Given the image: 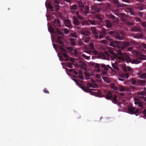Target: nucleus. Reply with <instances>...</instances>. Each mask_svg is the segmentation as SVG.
Returning a JSON list of instances; mask_svg holds the SVG:
<instances>
[{"mask_svg": "<svg viewBox=\"0 0 146 146\" xmlns=\"http://www.w3.org/2000/svg\"><path fill=\"white\" fill-rule=\"evenodd\" d=\"M126 61L127 62H131L132 64H138L140 63V60L138 59H137L132 61L128 55L126 54H122L119 51V62L120 61L123 62Z\"/></svg>", "mask_w": 146, "mask_h": 146, "instance_id": "1", "label": "nucleus"}, {"mask_svg": "<svg viewBox=\"0 0 146 146\" xmlns=\"http://www.w3.org/2000/svg\"><path fill=\"white\" fill-rule=\"evenodd\" d=\"M78 86L86 92H89L90 93H93L94 95L97 97H102L101 92L100 91L97 90V92H93L91 90L96 91V89L88 88V90L85 88V86H82L81 84V86Z\"/></svg>", "mask_w": 146, "mask_h": 146, "instance_id": "2", "label": "nucleus"}, {"mask_svg": "<svg viewBox=\"0 0 146 146\" xmlns=\"http://www.w3.org/2000/svg\"><path fill=\"white\" fill-rule=\"evenodd\" d=\"M139 110L138 109H135L133 107H129L128 108V112L130 114H133L139 112Z\"/></svg>", "mask_w": 146, "mask_h": 146, "instance_id": "3", "label": "nucleus"}, {"mask_svg": "<svg viewBox=\"0 0 146 146\" xmlns=\"http://www.w3.org/2000/svg\"><path fill=\"white\" fill-rule=\"evenodd\" d=\"M107 31L106 30L104 29L103 31L100 32L99 36V38L100 39H101L104 36L107 35Z\"/></svg>", "mask_w": 146, "mask_h": 146, "instance_id": "4", "label": "nucleus"}, {"mask_svg": "<svg viewBox=\"0 0 146 146\" xmlns=\"http://www.w3.org/2000/svg\"><path fill=\"white\" fill-rule=\"evenodd\" d=\"M78 4L79 6V7L81 11H83L84 9V4L82 2L81 0H80L78 1Z\"/></svg>", "mask_w": 146, "mask_h": 146, "instance_id": "5", "label": "nucleus"}, {"mask_svg": "<svg viewBox=\"0 0 146 146\" xmlns=\"http://www.w3.org/2000/svg\"><path fill=\"white\" fill-rule=\"evenodd\" d=\"M95 17L100 23L102 22V18L103 17L102 15L99 13L95 15Z\"/></svg>", "mask_w": 146, "mask_h": 146, "instance_id": "6", "label": "nucleus"}, {"mask_svg": "<svg viewBox=\"0 0 146 146\" xmlns=\"http://www.w3.org/2000/svg\"><path fill=\"white\" fill-rule=\"evenodd\" d=\"M62 36H58L57 37V42L60 44L62 46L63 45V42L62 40Z\"/></svg>", "mask_w": 146, "mask_h": 146, "instance_id": "7", "label": "nucleus"}, {"mask_svg": "<svg viewBox=\"0 0 146 146\" xmlns=\"http://www.w3.org/2000/svg\"><path fill=\"white\" fill-rule=\"evenodd\" d=\"M109 52H108L107 51H106L105 52V54L107 56L109 57L110 56V54H111L113 56H115V54L114 53L113 51L111 50H109Z\"/></svg>", "mask_w": 146, "mask_h": 146, "instance_id": "8", "label": "nucleus"}, {"mask_svg": "<svg viewBox=\"0 0 146 146\" xmlns=\"http://www.w3.org/2000/svg\"><path fill=\"white\" fill-rule=\"evenodd\" d=\"M91 9L95 13H98L100 11V9L96 6L93 5L91 7Z\"/></svg>", "mask_w": 146, "mask_h": 146, "instance_id": "9", "label": "nucleus"}, {"mask_svg": "<svg viewBox=\"0 0 146 146\" xmlns=\"http://www.w3.org/2000/svg\"><path fill=\"white\" fill-rule=\"evenodd\" d=\"M73 23L74 25L76 26H78L80 24V22L77 19L76 17L74 16L73 17Z\"/></svg>", "mask_w": 146, "mask_h": 146, "instance_id": "10", "label": "nucleus"}, {"mask_svg": "<svg viewBox=\"0 0 146 146\" xmlns=\"http://www.w3.org/2000/svg\"><path fill=\"white\" fill-rule=\"evenodd\" d=\"M113 96L111 92L110 91H109L108 92L107 94L105 97L107 100H109L111 98L113 97Z\"/></svg>", "mask_w": 146, "mask_h": 146, "instance_id": "11", "label": "nucleus"}, {"mask_svg": "<svg viewBox=\"0 0 146 146\" xmlns=\"http://www.w3.org/2000/svg\"><path fill=\"white\" fill-rule=\"evenodd\" d=\"M135 104L136 105H138L139 107H142V104L141 101L137 98L135 99Z\"/></svg>", "mask_w": 146, "mask_h": 146, "instance_id": "12", "label": "nucleus"}, {"mask_svg": "<svg viewBox=\"0 0 146 146\" xmlns=\"http://www.w3.org/2000/svg\"><path fill=\"white\" fill-rule=\"evenodd\" d=\"M53 25L55 27H60V22L58 20H55L53 22Z\"/></svg>", "mask_w": 146, "mask_h": 146, "instance_id": "13", "label": "nucleus"}, {"mask_svg": "<svg viewBox=\"0 0 146 146\" xmlns=\"http://www.w3.org/2000/svg\"><path fill=\"white\" fill-rule=\"evenodd\" d=\"M64 23L66 26L67 27L69 28L71 27V22L68 19L65 20Z\"/></svg>", "mask_w": 146, "mask_h": 146, "instance_id": "14", "label": "nucleus"}, {"mask_svg": "<svg viewBox=\"0 0 146 146\" xmlns=\"http://www.w3.org/2000/svg\"><path fill=\"white\" fill-rule=\"evenodd\" d=\"M77 8V7L76 5H74L72 6L71 7V9L72 11L71 13L73 14L75 12V11H76Z\"/></svg>", "mask_w": 146, "mask_h": 146, "instance_id": "15", "label": "nucleus"}, {"mask_svg": "<svg viewBox=\"0 0 146 146\" xmlns=\"http://www.w3.org/2000/svg\"><path fill=\"white\" fill-rule=\"evenodd\" d=\"M129 45V43L128 42H126L125 43H123L121 44L119 42V48L120 47L119 46L122 48H125L127 46Z\"/></svg>", "mask_w": 146, "mask_h": 146, "instance_id": "16", "label": "nucleus"}, {"mask_svg": "<svg viewBox=\"0 0 146 146\" xmlns=\"http://www.w3.org/2000/svg\"><path fill=\"white\" fill-rule=\"evenodd\" d=\"M112 102L115 104L119 105L117 99V97L116 95H114L112 98Z\"/></svg>", "mask_w": 146, "mask_h": 146, "instance_id": "17", "label": "nucleus"}, {"mask_svg": "<svg viewBox=\"0 0 146 146\" xmlns=\"http://www.w3.org/2000/svg\"><path fill=\"white\" fill-rule=\"evenodd\" d=\"M107 27L108 28H111L112 26V24L111 22L108 20H106L105 21Z\"/></svg>", "mask_w": 146, "mask_h": 146, "instance_id": "18", "label": "nucleus"}, {"mask_svg": "<svg viewBox=\"0 0 146 146\" xmlns=\"http://www.w3.org/2000/svg\"><path fill=\"white\" fill-rule=\"evenodd\" d=\"M84 12L86 14H88L89 13V7L86 6L85 8L84 7Z\"/></svg>", "mask_w": 146, "mask_h": 146, "instance_id": "19", "label": "nucleus"}, {"mask_svg": "<svg viewBox=\"0 0 146 146\" xmlns=\"http://www.w3.org/2000/svg\"><path fill=\"white\" fill-rule=\"evenodd\" d=\"M47 7L49 8L50 10L52 11H54L53 7L50 3H48L47 4Z\"/></svg>", "mask_w": 146, "mask_h": 146, "instance_id": "20", "label": "nucleus"}, {"mask_svg": "<svg viewBox=\"0 0 146 146\" xmlns=\"http://www.w3.org/2000/svg\"><path fill=\"white\" fill-rule=\"evenodd\" d=\"M106 38L110 42H111V45L112 46H113V47H114L115 46V45H114L113 44V42L112 41V40L111 38H110V37L107 36L106 37Z\"/></svg>", "mask_w": 146, "mask_h": 146, "instance_id": "21", "label": "nucleus"}, {"mask_svg": "<svg viewBox=\"0 0 146 146\" xmlns=\"http://www.w3.org/2000/svg\"><path fill=\"white\" fill-rule=\"evenodd\" d=\"M90 39V38L89 36L86 37L84 38V40L85 42L87 43H88Z\"/></svg>", "mask_w": 146, "mask_h": 146, "instance_id": "22", "label": "nucleus"}, {"mask_svg": "<svg viewBox=\"0 0 146 146\" xmlns=\"http://www.w3.org/2000/svg\"><path fill=\"white\" fill-rule=\"evenodd\" d=\"M123 69L125 71H131L132 70V69L129 67H127L125 68L124 66H123Z\"/></svg>", "mask_w": 146, "mask_h": 146, "instance_id": "23", "label": "nucleus"}, {"mask_svg": "<svg viewBox=\"0 0 146 146\" xmlns=\"http://www.w3.org/2000/svg\"><path fill=\"white\" fill-rule=\"evenodd\" d=\"M48 30L50 31L54 34L56 33V32L51 26H50Z\"/></svg>", "mask_w": 146, "mask_h": 146, "instance_id": "24", "label": "nucleus"}, {"mask_svg": "<svg viewBox=\"0 0 146 146\" xmlns=\"http://www.w3.org/2000/svg\"><path fill=\"white\" fill-rule=\"evenodd\" d=\"M139 58L143 60L146 59V56L142 54H140L139 55Z\"/></svg>", "mask_w": 146, "mask_h": 146, "instance_id": "25", "label": "nucleus"}, {"mask_svg": "<svg viewBox=\"0 0 146 146\" xmlns=\"http://www.w3.org/2000/svg\"><path fill=\"white\" fill-rule=\"evenodd\" d=\"M76 15L77 16V17L80 19V20H82L83 19V17L80 16L79 15V13L78 12H76Z\"/></svg>", "mask_w": 146, "mask_h": 146, "instance_id": "26", "label": "nucleus"}, {"mask_svg": "<svg viewBox=\"0 0 146 146\" xmlns=\"http://www.w3.org/2000/svg\"><path fill=\"white\" fill-rule=\"evenodd\" d=\"M72 79L73 80L74 82L76 83V85H78V86H81V84L80 83H79L78 81V80L75 79V78H72Z\"/></svg>", "mask_w": 146, "mask_h": 146, "instance_id": "27", "label": "nucleus"}, {"mask_svg": "<svg viewBox=\"0 0 146 146\" xmlns=\"http://www.w3.org/2000/svg\"><path fill=\"white\" fill-rule=\"evenodd\" d=\"M70 41L72 46H74L75 45V42L73 38H71L70 39Z\"/></svg>", "mask_w": 146, "mask_h": 146, "instance_id": "28", "label": "nucleus"}, {"mask_svg": "<svg viewBox=\"0 0 146 146\" xmlns=\"http://www.w3.org/2000/svg\"><path fill=\"white\" fill-rule=\"evenodd\" d=\"M84 74L85 76L88 79H90V77L89 74L87 72H85L84 73Z\"/></svg>", "mask_w": 146, "mask_h": 146, "instance_id": "29", "label": "nucleus"}, {"mask_svg": "<svg viewBox=\"0 0 146 146\" xmlns=\"http://www.w3.org/2000/svg\"><path fill=\"white\" fill-rule=\"evenodd\" d=\"M94 44L93 42H91L89 44L90 47L92 50H94Z\"/></svg>", "mask_w": 146, "mask_h": 146, "instance_id": "30", "label": "nucleus"}, {"mask_svg": "<svg viewBox=\"0 0 146 146\" xmlns=\"http://www.w3.org/2000/svg\"><path fill=\"white\" fill-rule=\"evenodd\" d=\"M125 90V88L121 86H119V92H123Z\"/></svg>", "mask_w": 146, "mask_h": 146, "instance_id": "31", "label": "nucleus"}, {"mask_svg": "<svg viewBox=\"0 0 146 146\" xmlns=\"http://www.w3.org/2000/svg\"><path fill=\"white\" fill-rule=\"evenodd\" d=\"M111 88L115 91H116L117 90V88L115 86V85L114 84H112L111 85Z\"/></svg>", "mask_w": 146, "mask_h": 146, "instance_id": "32", "label": "nucleus"}, {"mask_svg": "<svg viewBox=\"0 0 146 146\" xmlns=\"http://www.w3.org/2000/svg\"><path fill=\"white\" fill-rule=\"evenodd\" d=\"M91 30H92L93 33L95 35L97 34V31L94 27H92Z\"/></svg>", "mask_w": 146, "mask_h": 146, "instance_id": "33", "label": "nucleus"}, {"mask_svg": "<svg viewBox=\"0 0 146 146\" xmlns=\"http://www.w3.org/2000/svg\"><path fill=\"white\" fill-rule=\"evenodd\" d=\"M81 34L84 35L86 36V37L89 36L88 33H87L86 32L84 31H83L81 32Z\"/></svg>", "mask_w": 146, "mask_h": 146, "instance_id": "34", "label": "nucleus"}, {"mask_svg": "<svg viewBox=\"0 0 146 146\" xmlns=\"http://www.w3.org/2000/svg\"><path fill=\"white\" fill-rule=\"evenodd\" d=\"M56 32L58 35L60 36L63 35V34L62 33L61 31L58 30V29H56Z\"/></svg>", "mask_w": 146, "mask_h": 146, "instance_id": "35", "label": "nucleus"}, {"mask_svg": "<svg viewBox=\"0 0 146 146\" xmlns=\"http://www.w3.org/2000/svg\"><path fill=\"white\" fill-rule=\"evenodd\" d=\"M146 78V74L145 73H143L141 75L139 78L141 79H145Z\"/></svg>", "mask_w": 146, "mask_h": 146, "instance_id": "36", "label": "nucleus"}, {"mask_svg": "<svg viewBox=\"0 0 146 146\" xmlns=\"http://www.w3.org/2000/svg\"><path fill=\"white\" fill-rule=\"evenodd\" d=\"M87 86L88 88H94V86L91 83H89L87 84Z\"/></svg>", "mask_w": 146, "mask_h": 146, "instance_id": "37", "label": "nucleus"}, {"mask_svg": "<svg viewBox=\"0 0 146 146\" xmlns=\"http://www.w3.org/2000/svg\"><path fill=\"white\" fill-rule=\"evenodd\" d=\"M83 24L85 25H90L89 22L87 21H84L83 22Z\"/></svg>", "mask_w": 146, "mask_h": 146, "instance_id": "38", "label": "nucleus"}, {"mask_svg": "<svg viewBox=\"0 0 146 146\" xmlns=\"http://www.w3.org/2000/svg\"><path fill=\"white\" fill-rule=\"evenodd\" d=\"M113 2L117 6V7H119V1L117 0H113Z\"/></svg>", "mask_w": 146, "mask_h": 146, "instance_id": "39", "label": "nucleus"}, {"mask_svg": "<svg viewBox=\"0 0 146 146\" xmlns=\"http://www.w3.org/2000/svg\"><path fill=\"white\" fill-rule=\"evenodd\" d=\"M112 66L113 68L114 69H115V70H118V67L115 64H112Z\"/></svg>", "mask_w": 146, "mask_h": 146, "instance_id": "40", "label": "nucleus"}, {"mask_svg": "<svg viewBox=\"0 0 146 146\" xmlns=\"http://www.w3.org/2000/svg\"><path fill=\"white\" fill-rule=\"evenodd\" d=\"M101 66L102 68H104V69L105 70H108V67H107V66H106L104 64H102L101 65Z\"/></svg>", "mask_w": 146, "mask_h": 146, "instance_id": "41", "label": "nucleus"}, {"mask_svg": "<svg viewBox=\"0 0 146 146\" xmlns=\"http://www.w3.org/2000/svg\"><path fill=\"white\" fill-rule=\"evenodd\" d=\"M66 66L70 68H72L73 67L71 64L69 62L67 63Z\"/></svg>", "mask_w": 146, "mask_h": 146, "instance_id": "42", "label": "nucleus"}, {"mask_svg": "<svg viewBox=\"0 0 146 146\" xmlns=\"http://www.w3.org/2000/svg\"><path fill=\"white\" fill-rule=\"evenodd\" d=\"M89 23H90L92 25H95V22L94 21L91 20H89Z\"/></svg>", "mask_w": 146, "mask_h": 146, "instance_id": "43", "label": "nucleus"}, {"mask_svg": "<svg viewBox=\"0 0 146 146\" xmlns=\"http://www.w3.org/2000/svg\"><path fill=\"white\" fill-rule=\"evenodd\" d=\"M111 35H113L115 33V32L114 31H109L108 32Z\"/></svg>", "mask_w": 146, "mask_h": 146, "instance_id": "44", "label": "nucleus"}, {"mask_svg": "<svg viewBox=\"0 0 146 146\" xmlns=\"http://www.w3.org/2000/svg\"><path fill=\"white\" fill-rule=\"evenodd\" d=\"M109 17L110 19H112L113 20L115 19V17L114 16H113V15H109Z\"/></svg>", "mask_w": 146, "mask_h": 146, "instance_id": "45", "label": "nucleus"}, {"mask_svg": "<svg viewBox=\"0 0 146 146\" xmlns=\"http://www.w3.org/2000/svg\"><path fill=\"white\" fill-rule=\"evenodd\" d=\"M63 30L64 31V33L66 34H68L69 32V30L67 29H63Z\"/></svg>", "mask_w": 146, "mask_h": 146, "instance_id": "46", "label": "nucleus"}, {"mask_svg": "<svg viewBox=\"0 0 146 146\" xmlns=\"http://www.w3.org/2000/svg\"><path fill=\"white\" fill-rule=\"evenodd\" d=\"M131 84L133 85L135 84L136 83V81H135V80L134 79L132 78L131 79Z\"/></svg>", "mask_w": 146, "mask_h": 146, "instance_id": "47", "label": "nucleus"}, {"mask_svg": "<svg viewBox=\"0 0 146 146\" xmlns=\"http://www.w3.org/2000/svg\"><path fill=\"white\" fill-rule=\"evenodd\" d=\"M54 6L55 7L56 11H58L59 8V5H55Z\"/></svg>", "mask_w": 146, "mask_h": 146, "instance_id": "48", "label": "nucleus"}, {"mask_svg": "<svg viewBox=\"0 0 146 146\" xmlns=\"http://www.w3.org/2000/svg\"><path fill=\"white\" fill-rule=\"evenodd\" d=\"M63 56L66 58H69V56L67 55L66 53H63Z\"/></svg>", "mask_w": 146, "mask_h": 146, "instance_id": "49", "label": "nucleus"}, {"mask_svg": "<svg viewBox=\"0 0 146 146\" xmlns=\"http://www.w3.org/2000/svg\"><path fill=\"white\" fill-rule=\"evenodd\" d=\"M106 8L107 9H109L110 7V4L109 3H107L106 4Z\"/></svg>", "mask_w": 146, "mask_h": 146, "instance_id": "50", "label": "nucleus"}, {"mask_svg": "<svg viewBox=\"0 0 146 146\" xmlns=\"http://www.w3.org/2000/svg\"><path fill=\"white\" fill-rule=\"evenodd\" d=\"M145 80H140L139 81V83L141 84H144L145 83Z\"/></svg>", "mask_w": 146, "mask_h": 146, "instance_id": "51", "label": "nucleus"}, {"mask_svg": "<svg viewBox=\"0 0 146 146\" xmlns=\"http://www.w3.org/2000/svg\"><path fill=\"white\" fill-rule=\"evenodd\" d=\"M71 35L73 37H74L75 38H76L77 37V35L75 33H72Z\"/></svg>", "mask_w": 146, "mask_h": 146, "instance_id": "52", "label": "nucleus"}, {"mask_svg": "<svg viewBox=\"0 0 146 146\" xmlns=\"http://www.w3.org/2000/svg\"><path fill=\"white\" fill-rule=\"evenodd\" d=\"M100 42L104 44H105L107 43V41L104 40H102L100 41Z\"/></svg>", "mask_w": 146, "mask_h": 146, "instance_id": "53", "label": "nucleus"}, {"mask_svg": "<svg viewBox=\"0 0 146 146\" xmlns=\"http://www.w3.org/2000/svg\"><path fill=\"white\" fill-rule=\"evenodd\" d=\"M43 91L45 93H47V94H49V92L46 89V88H45L43 90Z\"/></svg>", "mask_w": 146, "mask_h": 146, "instance_id": "54", "label": "nucleus"}, {"mask_svg": "<svg viewBox=\"0 0 146 146\" xmlns=\"http://www.w3.org/2000/svg\"><path fill=\"white\" fill-rule=\"evenodd\" d=\"M60 50L62 52H66V50L63 48L60 47Z\"/></svg>", "mask_w": 146, "mask_h": 146, "instance_id": "55", "label": "nucleus"}, {"mask_svg": "<svg viewBox=\"0 0 146 146\" xmlns=\"http://www.w3.org/2000/svg\"><path fill=\"white\" fill-rule=\"evenodd\" d=\"M67 49L70 51H72L73 50V49L71 47H68L67 48Z\"/></svg>", "mask_w": 146, "mask_h": 146, "instance_id": "56", "label": "nucleus"}, {"mask_svg": "<svg viewBox=\"0 0 146 146\" xmlns=\"http://www.w3.org/2000/svg\"><path fill=\"white\" fill-rule=\"evenodd\" d=\"M82 56L83 57H85L86 59H88L90 58L89 57L86 56L85 54H82Z\"/></svg>", "mask_w": 146, "mask_h": 146, "instance_id": "57", "label": "nucleus"}, {"mask_svg": "<svg viewBox=\"0 0 146 146\" xmlns=\"http://www.w3.org/2000/svg\"><path fill=\"white\" fill-rule=\"evenodd\" d=\"M79 78L80 80H83L84 79V78L83 75H82L79 76Z\"/></svg>", "mask_w": 146, "mask_h": 146, "instance_id": "58", "label": "nucleus"}, {"mask_svg": "<svg viewBox=\"0 0 146 146\" xmlns=\"http://www.w3.org/2000/svg\"><path fill=\"white\" fill-rule=\"evenodd\" d=\"M54 3L56 4V5L59 4V2L57 0H55L54 1Z\"/></svg>", "mask_w": 146, "mask_h": 146, "instance_id": "59", "label": "nucleus"}, {"mask_svg": "<svg viewBox=\"0 0 146 146\" xmlns=\"http://www.w3.org/2000/svg\"><path fill=\"white\" fill-rule=\"evenodd\" d=\"M114 11V12H115V14H117V15H118L119 14V10L117 9V10H115Z\"/></svg>", "mask_w": 146, "mask_h": 146, "instance_id": "60", "label": "nucleus"}, {"mask_svg": "<svg viewBox=\"0 0 146 146\" xmlns=\"http://www.w3.org/2000/svg\"><path fill=\"white\" fill-rule=\"evenodd\" d=\"M96 78L97 79H100V74H97L96 75Z\"/></svg>", "mask_w": 146, "mask_h": 146, "instance_id": "61", "label": "nucleus"}, {"mask_svg": "<svg viewBox=\"0 0 146 146\" xmlns=\"http://www.w3.org/2000/svg\"><path fill=\"white\" fill-rule=\"evenodd\" d=\"M65 68L66 70L67 71H68L69 72H71V71L72 70H72V69H67L66 68Z\"/></svg>", "mask_w": 146, "mask_h": 146, "instance_id": "62", "label": "nucleus"}, {"mask_svg": "<svg viewBox=\"0 0 146 146\" xmlns=\"http://www.w3.org/2000/svg\"><path fill=\"white\" fill-rule=\"evenodd\" d=\"M79 76L83 75L82 72V71H80L79 73Z\"/></svg>", "mask_w": 146, "mask_h": 146, "instance_id": "63", "label": "nucleus"}, {"mask_svg": "<svg viewBox=\"0 0 146 146\" xmlns=\"http://www.w3.org/2000/svg\"><path fill=\"white\" fill-rule=\"evenodd\" d=\"M142 26L143 27H146V23H143L142 24Z\"/></svg>", "mask_w": 146, "mask_h": 146, "instance_id": "64", "label": "nucleus"}]
</instances>
